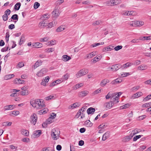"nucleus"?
Here are the masks:
<instances>
[{
    "label": "nucleus",
    "instance_id": "obj_1",
    "mask_svg": "<svg viewBox=\"0 0 151 151\" xmlns=\"http://www.w3.org/2000/svg\"><path fill=\"white\" fill-rule=\"evenodd\" d=\"M31 105L36 109H40L45 106L44 101L41 99H37L30 102Z\"/></svg>",
    "mask_w": 151,
    "mask_h": 151
},
{
    "label": "nucleus",
    "instance_id": "obj_2",
    "mask_svg": "<svg viewBox=\"0 0 151 151\" xmlns=\"http://www.w3.org/2000/svg\"><path fill=\"white\" fill-rule=\"evenodd\" d=\"M60 131L57 129H52L51 132V135L52 138L54 140L57 139L59 136Z\"/></svg>",
    "mask_w": 151,
    "mask_h": 151
},
{
    "label": "nucleus",
    "instance_id": "obj_3",
    "mask_svg": "<svg viewBox=\"0 0 151 151\" xmlns=\"http://www.w3.org/2000/svg\"><path fill=\"white\" fill-rule=\"evenodd\" d=\"M60 13V8L58 7L55 8L52 12V16L53 18L56 19L59 16Z\"/></svg>",
    "mask_w": 151,
    "mask_h": 151
},
{
    "label": "nucleus",
    "instance_id": "obj_4",
    "mask_svg": "<svg viewBox=\"0 0 151 151\" xmlns=\"http://www.w3.org/2000/svg\"><path fill=\"white\" fill-rule=\"evenodd\" d=\"M48 69L46 68H42L37 72L36 75L39 77H42L48 72Z\"/></svg>",
    "mask_w": 151,
    "mask_h": 151
},
{
    "label": "nucleus",
    "instance_id": "obj_5",
    "mask_svg": "<svg viewBox=\"0 0 151 151\" xmlns=\"http://www.w3.org/2000/svg\"><path fill=\"white\" fill-rule=\"evenodd\" d=\"M88 72V70L87 69H83L79 70L76 74V77L80 78L81 77L86 74Z\"/></svg>",
    "mask_w": 151,
    "mask_h": 151
},
{
    "label": "nucleus",
    "instance_id": "obj_6",
    "mask_svg": "<svg viewBox=\"0 0 151 151\" xmlns=\"http://www.w3.org/2000/svg\"><path fill=\"white\" fill-rule=\"evenodd\" d=\"M37 117L36 114L34 113L30 117V122L31 123L35 125L37 120Z\"/></svg>",
    "mask_w": 151,
    "mask_h": 151
},
{
    "label": "nucleus",
    "instance_id": "obj_7",
    "mask_svg": "<svg viewBox=\"0 0 151 151\" xmlns=\"http://www.w3.org/2000/svg\"><path fill=\"white\" fill-rule=\"evenodd\" d=\"M122 92H119L118 93H114V94H115V96L114 98L113 99V101L114 104H117L119 102L118 100L119 99V96L122 94Z\"/></svg>",
    "mask_w": 151,
    "mask_h": 151
},
{
    "label": "nucleus",
    "instance_id": "obj_8",
    "mask_svg": "<svg viewBox=\"0 0 151 151\" xmlns=\"http://www.w3.org/2000/svg\"><path fill=\"white\" fill-rule=\"evenodd\" d=\"M114 104L113 101L108 102L104 103V106L106 109H109L113 106Z\"/></svg>",
    "mask_w": 151,
    "mask_h": 151
},
{
    "label": "nucleus",
    "instance_id": "obj_9",
    "mask_svg": "<svg viewBox=\"0 0 151 151\" xmlns=\"http://www.w3.org/2000/svg\"><path fill=\"white\" fill-rule=\"evenodd\" d=\"M42 134L41 131L40 130H36L33 132L32 137L33 138L39 137Z\"/></svg>",
    "mask_w": 151,
    "mask_h": 151
},
{
    "label": "nucleus",
    "instance_id": "obj_10",
    "mask_svg": "<svg viewBox=\"0 0 151 151\" xmlns=\"http://www.w3.org/2000/svg\"><path fill=\"white\" fill-rule=\"evenodd\" d=\"M88 93L87 91L84 90L79 92L78 93V96L80 97H83L86 96Z\"/></svg>",
    "mask_w": 151,
    "mask_h": 151
},
{
    "label": "nucleus",
    "instance_id": "obj_11",
    "mask_svg": "<svg viewBox=\"0 0 151 151\" xmlns=\"http://www.w3.org/2000/svg\"><path fill=\"white\" fill-rule=\"evenodd\" d=\"M132 134H130L129 135L127 136L122 138V141L123 142H126L129 141L132 137Z\"/></svg>",
    "mask_w": 151,
    "mask_h": 151
},
{
    "label": "nucleus",
    "instance_id": "obj_12",
    "mask_svg": "<svg viewBox=\"0 0 151 151\" xmlns=\"http://www.w3.org/2000/svg\"><path fill=\"white\" fill-rule=\"evenodd\" d=\"M84 109L83 108V107H82L81 108V109L79 110L77 112V114H76V118H78L81 115V114H83L81 116V118H83L84 117V115L83 114V112L84 111Z\"/></svg>",
    "mask_w": 151,
    "mask_h": 151
},
{
    "label": "nucleus",
    "instance_id": "obj_13",
    "mask_svg": "<svg viewBox=\"0 0 151 151\" xmlns=\"http://www.w3.org/2000/svg\"><path fill=\"white\" fill-rule=\"evenodd\" d=\"M133 13V11H124L121 12L122 15L129 16L132 14Z\"/></svg>",
    "mask_w": 151,
    "mask_h": 151
},
{
    "label": "nucleus",
    "instance_id": "obj_14",
    "mask_svg": "<svg viewBox=\"0 0 151 151\" xmlns=\"http://www.w3.org/2000/svg\"><path fill=\"white\" fill-rule=\"evenodd\" d=\"M114 47V46L111 45H109L107 47H104L102 49V51L103 52L110 51L113 50Z\"/></svg>",
    "mask_w": 151,
    "mask_h": 151
},
{
    "label": "nucleus",
    "instance_id": "obj_15",
    "mask_svg": "<svg viewBox=\"0 0 151 151\" xmlns=\"http://www.w3.org/2000/svg\"><path fill=\"white\" fill-rule=\"evenodd\" d=\"M65 29L64 25H61L58 27L55 30L56 32L59 33L63 31Z\"/></svg>",
    "mask_w": 151,
    "mask_h": 151
},
{
    "label": "nucleus",
    "instance_id": "obj_16",
    "mask_svg": "<svg viewBox=\"0 0 151 151\" xmlns=\"http://www.w3.org/2000/svg\"><path fill=\"white\" fill-rule=\"evenodd\" d=\"M147 67H148L147 65L142 64L138 66L137 68V69L139 70H147Z\"/></svg>",
    "mask_w": 151,
    "mask_h": 151
},
{
    "label": "nucleus",
    "instance_id": "obj_17",
    "mask_svg": "<svg viewBox=\"0 0 151 151\" xmlns=\"http://www.w3.org/2000/svg\"><path fill=\"white\" fill-rule=\"evenodd\" d=\"M121 67V65H120L119 64H116L112 65V67L111 68V69L113 71H116L118 70Z\"/></svg>",
    "mask_w": 151,
    "mask_h": 151
},
{
    "label": "nucleus",
    "instance_id": "obj_18",
    "mask_svg": "<svg viewBox=\"0 0 151 151\" xmlns=\"http://www.w3.org/2000/svg\"><path fill=\"white\" fill-rule=\"evenodd\" d=\"M50 78L48 76L46 77L45 79H43L41 83L42 85L44 86H46V83H47L49 80Z\"/></svg>",
    "mask_w": 151,
    "mask_h": 151
},
{
    "label": "nucleus",
    "instance_id": "obj_19",
    "mask_svg": "<svg viewBox=\"0 0 151 151\" xmlns=\"http://www.w3.org/2000/svg\"><path fill=\"white\" fill-rule=\"evenodd\" d=\"M42 61L41 60H38L35 63L34 65V69H36L38 67L41 66L42 63Z\"/></svg>",
    "mask_w": 151,
    "mask_h": 151
},
{
    "label": "nucleus",
    "instance_id": "obj_20",
    "mask_svg": "<svg viewBox=\"0 0 151 151\" xmlns=\"http://www.w3.org/2000/svg\"><path fill=\"white\" fill-rule=\"evenodd\" d=\"M144 24V22L141 21H134V25L137 27H140Z\"/></svg>",
    "mask_w": 151,
    "mask_h": 151
},
{
    "label": "nucleus",
    "instance_id": "obj_21",
    "mask_svg": "<svg viewBox=\"0 0 151 151\" xmlns=\"http://www.w3.org/2000/svg\"><path fill=\"white\" fill-rule=\"evenodd\" d=\"M97 54V51H93L88 54L86 56V58H91L93 57L94 56L96 55Z\"/></svg>",
    "mask_w": 151,
    "mask_h": 151
},
{
    "label": "nucleus",
    "instance_id": "obj_22",
    "mask_svg": "<svg viewBox=\"0 0 151 151\" xmlns=\"http://www.w3.org/2000/svg\"><path fill=\"white\" fill-rule=\"evenodd\" d=\"M101 58V55H97L95 57L92 59L91 61L93 63H95L99 61Z\"/></svg>",
    "mask_w": 151,
    "mask_h": 151
},
{
    "label": "nucleus",
    "instance_id": "obj_23",
    "mask_svg": "<svg viewBox=\"0 0 151 151\" xmlns=\"http://www.w3.org/2000/svg\"><path fill=\"white\" fill-rule=\"evenodd\" d=\"M115 95V94H114V93H111L110 92H109L107 94L105 98L107 99L112 98L113 99L115 97L114 96Z\"/></svg>",
    "mask_w": 151,
    "mask_h": 151
},
{
    "label": "nucleus",
    "instance_id": "obj_24",
    "mask_svg": "<svg viewBox=\"0 0 151 151\" xmlns=\"http://www.w3.org/2000/svg\"><path fill=\"white\" fill-rule=\"evenodd\" d=\"M62 58V60L64 62L67 61L71 59V58L70 56L65 55H63Z\"/></svg>",
    "mask_w": 151,
    "mask_h": 151
},
{
    "label": "nucleus",
    "instance_id": "obj_25",
    "mask_svg": "<svg viewBox=\"0 0 151 151\" xmlns=\"http://www.w3.org/2000/svg\"><path fill=\"white\" fill-rule=\"evenodd\" d=\"M143 94L141 92H138L134 94L132 96V98L134 99L139 97L142 96Z\"/></svg>",
    "mask_w": 151,
    "mask_h": 151
},
{
    "label": "nucleus",
    "instance_id": "obj_26",
    "mask_svg": "<svg viewBox=\"0 0 151 151\" xmlns=\"http://www.w3.org/2000/svg\"><path fill=\"white\" fill-rule=\"evenodd\" d=\"M47 24L45 23L44 20L41 22L39 24V26L41 28H44L47 26Z\"/></svg>",
    "mask_w": 151,
    "mask_h": 151
},
{
    "label": "nucleus",
    "instance_id": "obj_27",
    "mask_svg": "<svg viewBox=\"0 0 151 151\" xmlns=\"http://www.w3.org/2000/svg\"><path fill=\"white\" fill-rule=\"evenodd\" d=\"M32 46L34 47L38 48L42 47V44L38 42L34 43L32 44Z\"/></svg>",
    "mask_w": 151,
    "mask_h": 151
},
{
    "label": "nucleus",
    "instance_id": "obj_28",
    "mask_svg": "<svg viewBox=\"0 0 151 151\" xmlns=\"http://www.w3.org/2000/svg\"><path fill=\"white\" fill-rule=\"evenodd\" d=\"M109 82V81L108 79H103L101 82L100 85L102 86H105L106 84Z\"/></svg>",
    "mask_w": 151,
    "mask_h": 151
},
{
    "label": "nucleus",
    "instance_id": "obj_29",
    "mask_svg": "<svg viewBox=\"0 0 151 151\" xmlns=\"http://www.w3.org/2000/svg\"><path fill=\"white\" fill-rule=\"evenodd\" d=\"M57 23L55 22V21H53L49 23V24H47V27L49 28H51L52 27H53L55 26Z\"/></svg>",
    "mask_w": 151,
    "mask_h": 151
},
{
    "label": "nucleus",
    "instance_id": "obj_30",
    "mask_svg": "<svg viewBox=\"0 0 151 151\" xmlns=\"http://www.w3.org/2000/svg\"><path fill=\"white\" fill-rule=\"evenodd\" d=\"M50 17V15L48 14H45L42 15L41 18L43 20L48 19Z\"/></svg>",
    "mask_w": 151,
    "mask_h": 151
},
{
    "label": "nucleus",
    "instance_id": "obj_31",
    "mask_svg": "<svg viewBox=\"0 0 151 151\" xmlns=\"http://www.w3.org/2000/svg\"><path fill=\"white\" fill-rule=\"evenodd\" d=\"M103 23V22L101 20H98L94 21L93 22L92 25L94 26L98 25L101 24Z\"/></svg>",
    "mask_w": 151,
    "mask_h": 151
},
{
    "label": "nucleus",
    "instance_id": "obj_32",
    "mask_svg": "<svg viewBox=\"0 0 151 151\" xmlns=\"http://www.w3.org/2000/svg\"><path fill=\"white\" fill-rule=\"evenodd\" d=\"M95 111V109L92 107H90L87 110V113L89 114H93Z\"/></svg>",
    "mask_w": 151,
    "mask_h": 151
},
{
    "label": "nucleus",
    "instance_id": "obj_33",
    "mask_svg": "<svg viewBox=\"0 0 151 151\" xmlns=\"http://www.w3.org/2000/svg\"><path fill=\"white\" fill-rule=\"evenodd\" d=\"M109 137V133L108 132H106L103 136L102 140L105 141L107 138Z\"/></svg>",
    "mask_w": 151,
    "mask_h": 151
},
{
    "label": "nucleus",
    "instance_id": "obj_34",
    "mask_svg": "<svg viewBox=\"0 0 151 151\" xmlns=\"http://www.w3.org/2000/svg\"><path fill=\"white\" fill-rule=\"evenodd\" d=\"M48 111V109L47 108H45L38 111V114L40 115L45 114L47 113Z\"/></svg>",
    "mask_w": 151,
    "mask_h": 151
},
{
    "label": "nucleus",
    "instance_id": "obj_35",
    "mask_svg": "<svg viewBox=\"0 0 151 151\" xmlns=\"http://www.w3.org/2000/svg\"><path fill=\"white\" fill-rule=\"evenodd\" d=\"M14 76V75L13 74L7 75L4 76V78L6 80H9L13 78Z\"/></svg>",
    "mask_w": 151,
    "mask_h": 151
},
{
    "label": "nucleus",
    "instance_id": "obj_36",
    "mask_svg": "<svg viewBox=\"0 0 151 151\" xmlns=\"http://www.w3.org/2000/svg\"><path fill=\"white\" fill-rule=\"evenodd\" d=\"M60 80H57L55 81H53L52 83L50 84V86L51 87V86H55L57 84H58L60 83Z\"/></svg>",
    "mask_w": 151,
    "mask_h": 151
},
{
    "label": "nucleus",
    "instance_id": "obj_37",
    "mask_svg": "<svg viewBox=\"0 0 151 151\" xmlns=\"http://www.w3.org/2000/svg\"><path fill=\"white\" fill-rule=\"evenodd\" d=\"M113 6L117 5L122 3L121 0H113Z\"/></svg>",
    "mask_w": 151,
    "mask_h": 151
},
{
    "label": "nucleus",
    "instance_id": "obj_38",
    "mask_svg": "<svg viewBox=\"0 0 151 151\" xmlns=\"http://www.w3.org/2000/svg\"><path fill=\"white\" fill-rule=\"evenodd\" d=\"M122 81V80L120 78H117L115 79L114 80L112 81L111 83L112 84H116L117 83H119L121 82Z\"/></svg>",
    "mask_w": 151,
    "mask_h": 151
},
{
    "label": "nucleus",
    "instance_id": "obj_39",
    "mask_svg": "<svg viewBox=\"0 0 151 151\" xmlns=\"http://www.w3.org/2000/svg\"><path fill=\"white\" fill-rule=\"evenodd\" d=\"M85 125L88 127H91L93 125V124L89 121L87 120L85 122Z\"/></svg>",
    "mask_w": 151,
    "mask_h": 151
},
{
    "label": "nucleus",
    "instance_id": "obj_40",
    "mask_svg": "<svg viewBox=\"0 0 151 151\" xmlns=\"http://www.w3.org/2000/svg\"><path fill=\"white\" fill-rule=\"evenodd\" d=\"M22 134L24 135L28 136L29 135V132L25 129H22Z\"/></svg>",
    "mask_w": 151,
    "mask_h": 151
},
{
    "label": "nucleus",
    "instance_id": "obj_41",
    "mask_svg": "<svg viewBox=\"0 0 151 151\" xmlns=\"http://www.w3.org/2000/svg\"><path fill=\"white\" fill-rule=\"evenodd\" d=\"M54 50L55 49L54 48L50 47L46 49L45 51V52L48 53L52 52L53 51H54Z\"/></svg>",
    "mask_w": 151,
    "mask_h": 151
},
{
    "label": "nucleus",
    "instance_id": "obj_42",
    "mask_svg": "<svg viewBox=\"0 0 151 151\" xmlns=\"http://www.w3.org/2000/svg\"><path fill=\"white\" fill-rule=\"evenodd\" d=\"M24 81H22L20 79H18L17 78L14 81L15 83L17 84H22Z\"/></svg>",
    "mask_w": 151,
    "mask_h": 151
},
{
    "label": "nucleus",
    "instance_id": "obj_43",
    "mask_svg": "<svg viewBox=\"0 0 151 151\" xmlns=\"http://www.w3.org/2000/svg\"><path fill=\"white\" fill-rule=\"evenodd\" d=\"M140 40H151V35L149 36H144L143 37H140Z\"/></svg>",
    "mask_w": 151,
    "mask_h": 151
},
{
    "label": "nucleus",
    "instance_id": "obj_44",
    "mask_svg": "<svg viewBox=\"0 0 151 151\" xmlns=\"http://www.w3.org/2000/svg\"><path fill=\"white\" fill-rule=\"evenodd\" d=\"M113 0H110L105 2L106 4L108 6H114Z\"/></svg>",
    "mask_w": 151,
    "mask_h": 151
},
{
    "label": "nucleus",
    "instance_id": "obj_45",
    "mask_svg": "<svg viewBox=\"0 0 151 151\" xmlns=\"http://www.w3.org/2000/svg\"><path fill=\"white\" fill-rule=\"evenodd\" d=\"M19 112L18 111H12L11 112L10 114L11 116H13V115L14 116H17L19 114Z\"/></svg>",
    "mask_w": 151,
    "mask_h": 151
},
{
    "label": "nucleus",
    "instance_id": "obj_46",
    "mask_svg": "<svg viewBox=\"0 0 151 151\" xmlns=\"http://www.w3.org/2000/svg\"><path fill=\"white\" fill-rule=\"evenodd\" d=\"M21 3L20 2L17 3L14 6V9L16 10H19L21 6Z\"/></svg>",
    "mask_w": 151,
    "mask_h": 151
},
{
    "label": "nucleus",
    "instance_id": "obj_47",
    "mask_svg": "<svg viewBox=\"0 0 151 151\" xmlns=\"http://www.w3.org/2000/svg\"><path fill=\"white\" fill-rule=\"evenodd\" d=\"M49 39V37H45L44 38L40 39V41L41 42H45L47 41Z\"/></svg>",
    "mask_w": 151,
    "mask_h": 151
},
{
    "label": "nucleus",
    "instance_id": "obj_48",
    "mask_svg": "<svg viewBox=\"0 0 151 151\" xmlns=\"http://www.w3.org/2000/svg\"><path fill=\"white\" fill-rule=\"evenodd\" d=\"M24 65V63L22 62H19V63L17 65L16 67L17 68H20L23 67Z\"/></svg>",
    "mask_w": 151,
    "mask_h": 151
},
{
    "label": "nucleus",
    "instance_id": "obj_49",
    "mask_svg": "<svg viewBox=\"0 0 151 151\" xmlns=\"http://www.w3.org/2000/svg\"><path fill=\"white\" fill-rule=\"evenodd\" d=\"M29 93L27 90L25 91H21V94L23 96L27 95Z\"/></svg>",
    "mask_w": 151,
    "mask_h": 151
},
{
    "label": "nucleus",
    "instance_id": "obj_50",
    "mask_svg": "<svg viewBox=\"0 0 151 151\" xmlns=\"http://www.w3.org/2000/svg\"><path fill=\"white\" fill-rule=\"evenodd\" d=\"M139 132H140L139 129H135L133 130L131 134H132V135L133 136L135 134L138 133Z\"/></svg>",
    "mask_w": 151,
    "mask_h": 151
},
{
    "label": "nucleus",
    "instance_id": "obj_51",
    "mask_svg": "<svg viewBox=\"0 0 151 151\" xmlns=\"http://www.w3.org/2000/svg\"><path fill=\"white\" fill-rule=\"evenodd\" d=\"M133 64L132 63H127L123 65V67L124 68H127V67H129L132 65H133Z\"/></svg>",
    "mask_w": 151,
    "mask_h": 151
},
{
    "label": "nucleus",
    "instance_id": "obj_52",
    "mask_svg": "<svg viewBox=\"0 0 151 151\" xmlns=\"http://www.w3.org/2000/svg\"><path fill=\"white\" fill-rule=\"evenodd\" d=\"M64 1V0H58L55 2V4L56 5H60L63 3Z\"/></svg>",
    "mask_w": 151,
    "mask_h": 151
},
{
    "label": "nucleus",
    "instance_id": "obj_53",
    "mask_svg": "<svg viewBox=\"0 0 151 151\" xmlns=\"http://www.w3.org/2000/svg\"><path fill=\"white\" fill-rule=\"evenodd\" d=\"M107 126V125H106V123H104L99 126L98 127V128H104L106 127Z\"/></svg>",
    "mask_w": 151,
    "mask_h": 151
},
{
    "label": "nucleus",
    "instance_id": "obj_54",
    "mask_svg": "<svg viewBox=\"0 0 151 151\" xmlns=\"http://www.w3.org/2000/svg\"><path fill=\"white\" fill-rule=\"evenodd\" d=\"M84 85V83H78L76 84V89H78L83 86Z\"/></svg>",
    "mask_w": 151,
    "mask_h": 151
},
{
    "label": "nucleus",
    "instance_id": "obj_55",
    "mask_svg": "<svg viewBox=\"0 0 151 151\" xmlns=\"http://www.w3.org/2000/svg\"><path fill=\"white\" fill-rule=\"evenodd\" d=\"M130 106V105L128 104H126L123 106H122L120 107V108L121 109H126L128 107H129Z\"/></svg>",
    "mask_w": 151,
    "mask_h": 151
},
{
    "label": "nucleus",
    "instance_id": "obj_56",
    "mask_svg": "<svg viewBox=\"0 0 151 151\" xmlns=\"http://www.w3.org/2000/svg\"><path fill=\"white\" fill-rule=\"evenodd\" d=\"M130 75L129 73H123L121 74V76L122 77H125Z\"/></svg>",
    "mask_w": 151,
    "mask_h": 151
},
{
    "label": "nucleus",
    "instance_id": "obj_57",
    "mask_svg": "<svg viewBox=\"0 0 151 151\" xmlns=\"http://www.w3.org/2000/svg\"><path fill=\"white\" fill-rule=\"evenodd\" d=\"M40 4L39 3L36 2L34 5V8L35 9H36L40 6Z\"/></svg>",
    "mask_w": 151,
    "mask_h": 151
},
{
    "label": "nucleus",
    "instance_id": "obj_58",
    "mask_svg": "<svg viewBox=\"0 0 151 151\" xmlns=\"http://www.w3.org/2000/svg\"><path fill=\"white\" fill-rule=\"evenodd\" d=\"M53 122V120H52L51 119V118H49L46 121V123L48 124H49Z\"/></svg>",
    "mask_w": 151,
    "mask_h": 151
},
{
    "label": "nucleus",
    "instance_id": "obj_59",
    "mask_svg": "<svg viewBox=\"0 0 151 151\" xmlns=\"http://www.w3.org/2000/svg\"><path fill=\"white\" fill-rule=\"evenodd\" d=\"M56 44V41H55L51 40L50 42H48V45H54Z\"/></svg>",
    "mask_w": 151,
    "mask_h": 151
},
{
    "label": "nucleus",
    "instance_id": "obj_60",
    "mask_svg": "<svg viewBox=\"0 0 151 151\" xmlns=\"http://www.w3.org/2000/svg\"><path fill=\"white\" fill-rule=\"evenodd\" d=\"M11 18L13 20H18V16L17 14H15L12 16Z\"/></svg>",
    "mask_w": 151,
    "mask_h": 151
},
{
    "label": "nucleus",
    "instance_id": "obj_61",
    "mask_svg": "<svg viewBox=\"0 0 151 151\" xmlns=\"http://www.w3.org/2000/svg\"><path fill=\"white\" fill-rule=\"evenodd\" d=\"M122 46L121 45H118L115 47L114 49L115 51H117L121 49L122 48Z\"/></svg>",
    "mask_w": 151,
    "mask_h": 151
},
{
    "label": "nucleus",
    "instance_id": "obj_62",
    "mask_svg": "<svg viewBox=\"0 0 151 151\" xmlns=\"http://www.w3.org/2000/svg\"><path fill=\"white\" fill-rule=\"evenodd\" d=\"M142 135H139L135 136L133 138V141H136L138 139L140 138Z\"/></svg>",
    "mask_w": 151,
    "mask_h": 151
},
{
    "label": "nucleus",
    "instance_id": "obj_63",
    "mask_svg": "<svg viewBox=\"0 0 151 151\" xmlns=\"http://www.w3.org/2000/svg\"><path fill=\"white\" fill-rule=\"evenodd\" d=\"M12 122H6L3 123V126H10L12 125Z\"/></svg>",
    "mask_w": 151,
    "mask_h": 151
},
{
    "label": "nucleus",
    "instance_id": "obj_64",
    "mask_svg": "<svg viewBox=\"0 0 151 151\" xmlns=\"http://www.w3.org/2000/svg\"><path fill=\"white\" fill-rule=\"evenodd\" d=\"M139 86H137L133 87L131 89V90L132 91H137V90H138V89H139Z\"/></svg>",
    "mask_w": 151,
    "mask_h": 151
}]
</instances>
